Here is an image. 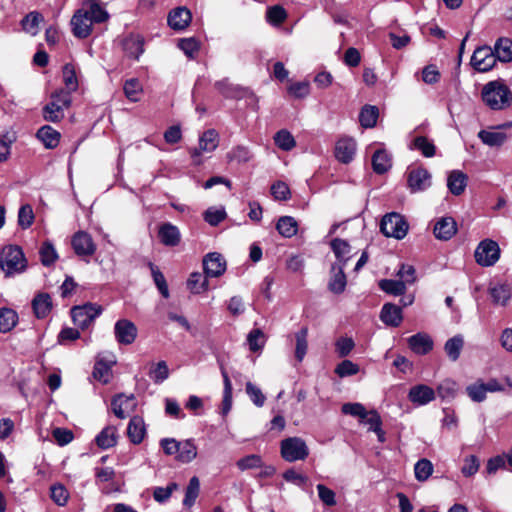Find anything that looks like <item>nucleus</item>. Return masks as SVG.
<instances>
[{"label": "nucleus", "instance_id": "obj_1", "mask_svg": "<svg viewBox=\"0 0 512 512\" xmlns=\"http://www.w3.org/2000/svg\"><path fill=\"white\" fill-rule=\"evenodd\" d=\"M28 260L18 245H5L0 249V270L5 278H14L26 272Z\"/></svg>", "mask_w": 512, "mask_h": 512}, {"label": "nucleus", "instance_id": "obj_2", "mask_svg": "<svg viewBox=\"0 0 512 512\" xmlns=\"http://www.w3.org/2000/svg\"><path fill=\"white\" fill-rule=\"evenodd\" d=\"M481 98L490 109L505 110L512 103V91L503 80H494L483 86Z\"/></svg>", "mask_w": 512, "mask_h": 512}, {"label": "nucleus", "instance_id": "obj_3", "mask_svg": "<svg viewBox=\"0 0 512 512\" xmlns=\"http://www.w3.org/2000/svg\"><path fill=\"white\" fill-rule=\"evenodd\" d=\"M72 102L71 95L64 89L53 92L50 101L43 107L42 114L45 121L59 122L64 118V110L69 108Z\"/></svg>", "mask_w": 512, "mask_h": 512}, {"label": "nucleus", "instance_id": "obj_4", "mask_svg": "<svg viewBox=\"0 0 512 512\" xmlns=\"http://www.w3.org/2000/svg\"><path fill=\"white\" fill-rule=\"evenodd\" d=\"M408 228L405 219L396 212L386 214L380 223V230L385 236L399 240L406 236Z\"/></svg>", "mask_w": 512, "mask_h": 512}, {"label": "nucleus", "instance_id": "obj_5", "mask_svg": "<svg viewBox=\"0 0 512 512\" xmlns=\"http://www.w3.org/2000/svg\"><path fill=\"white\" fill-rule=\"evenodd\" d=\"M309 454V449L300 437H289L281 441V455L288 462L304 460Z\"/></svg>", "mask_w": 512, "mask_h": 512}, {"label": "nucleus", "instance_id": "obj_6", "mask_svg": "<svg viewBox=\"0 0 512 512\" xmlns=\"http://www.w3.org/2000/svg\"><path fill=\"white\" fill-rule=\"evenodd\" d=\"M474 256L479 265L483 267L493 266L500 257L499 245L491 239H485L477 246Z\"/></svg>", "mask_w": 512, "mask_h": 512}, {"label": "nucleus", "instance_id": "obj_7", "mask_svg": "<svg viewBox=\"0 0 512 512\" xmlns=\"http://www.w3.org/2000/svg\"><path fill=\"white\" fill-rule=\"evenodd\" d=\"M215 88L226 98L247 99L249 100L248 105L253 106L254 109L257 108V98L255 94L247 88L232 85L226 79L217 81Z\"/></svg>", "mask_w": 512, "mask_h": 512}, {"label": "nucleus", "instance_id": "obj_8", "mask_svg": "<svg viewBox=\"0 0 512 512\" xmlns=\"http://www.w3.org/2000/svg\"><path fill=\"white\" fill-rule=\"evenodd\" d=\"M102 308L93 303H86L76 306L71 310L72 319L75 325L81 329L88 328L90 324L101 314Z\"/></svg>", "mask_w": 512, "mask_h": 512}, {"label": "nucleus", "instance_id": "obj_9", "mask_svg": "<svg viewBox=\"0 0 512 512\" xmlns=\"http://www.w3.org/2000/svg\"><path fill=\"white\" fill-rule=\"evenodd\" d=\"M496 62L497 59L493 48L487 45L475 49L471 57V65L473 68L482 73L490 71L495 66Z\"/></svg>", "mask_w": 512, "mask_h": 512}, {"label": "nucleus", "instance_id": "obj_10", "mask_svg": "<svg viewBox=\"0 0 512 512\" xmlns=\"http://www.w3.org/2000/svg\"><path fill=\"white\" fill-rule=\"evenodd\" d=\"M218 133L214 129L205 131L199 139V147L191 150V158L195 165H200L202 152H212L218 146Z\"/></svg>", "mask_w": 512, "mask_h": 512}, {"label": "nucleus", "instance_id": "obj_11", "mask_svg": "<svg viewBox=\"0 0 512 512\" xmlns=\"http://www.w3.org/2000/svg\"><path fill=\"white\" fill-rule=\"evenodd\" d=\"M431 174L422 167L413 168L408 172L407 184L412 193L422 192L431 186Z\"/></svg>", "mask_w": 512, "mask_h": 512}, {"label": "nucleus", "instance_id": "obj_12", "mask_svg": "<svg viewBox=\"0 0 512 512\" xmlns=\"http://www.w3.org/2000/svg\"><path fill=\"white\" fill-rule=\"evenodd\" d=\"M136 325L127 319H120L115 323L114 334L118 343L123 345L132 344L137 337Z\"/></svg>", "mask_w": 512, "mask_h": 512}, {"label": "nucleus", "instance_id": "obj_13", "mask_svg": "<svg viewBox=\"0 0 512 512\" xmlns=\"http://www.w3.org/2000/svg\"><path fill=\"white\" fill-rule=\"evenodd\" d=\"M203 269L206 277H219L226 271V261L220 253H208L203 258Z\"/></svg>", "mask_w": 512, "mask_h": 512}, {"label": "nucleus", "instance_id": "obj_14", "mask_svg": "<svg viewBox=\"0 0 512 512\" xmlns=\"http://www.w3.org/2000/svg\"><path fill=\"white\" fill-rule=\"evenodd\" d=\"M436 392L425 384H418L410 388L408 399L417 406H424L435 400Z\"/></svg>", "mask_w": 512, "mask_h": 512}, {"label": "nucleus", "instance_id": "obj_15", "mask_svg": "<svg viewBox=\"0 0 512 512\" xmlns=\"http://www.w3.org/2000/svg\"><path fill=\"white\" fill-rule=\"evenodd\" d=\"M92 24L83 8L77 10L71 19L74 36L77 38H87L91 34Z\"/></svg>", "mask_w": 512, "mask_h": 512}, {"label": "nucleus", "instance_id": "obj_16", "mask_svg": "<svg viewBox=\"0 0 512 512\" xmlns=\"http://www.w3.org/2000/svg\"><path fill=\"white\" fill-rule=\"evenodd\" d=\"M356 153V142L354 139L349 137L341 138L335 145V157L336 159L344 164L350 163Z\"/></svg>", "mask_w": 512, "mask_h": 512}, {"label": "nucleus", "instance_id": "obj_17", "mask_svg": "<svg viewBox=\"0 0 512 512\" xmlns=\"http://www.w3.org/2000/svg\"><path fill=\"white\" fill-rule=\"evenodd\" d=\"M72 247L78 256H91L96 250L92 237L83 231L74 234Z\"/></svg>", "mask_w": 512, "mask_h": 512}, {"label": "nucleus", "instance_id": "obj_18", "mask_svg": "<svg viewBox=\"0 0 512 512\" xmlns=\"http://www.w3.org/2000/svg\"><path fill=\"white\" fill-rule=\"evenodd\" d=\"M111 406L115 416L119 419H124L127 417V412L134 410L136 407L135 396L133 394L129 396L122 393L118 394L113 397Z\"/></svg>", "mask_w": 512, "mask_h": 512}, {"label": "nucleus", "instance_id": "obj_19", "mask_svg": "<svg viewBox=\"0 0 512 512\" xmlns=\"http://www.w3.org/2000/svg\"><path fill=\"white\" fill-rule=\"evenodd\" d=\"M457 232V224L452 217H442L434 225V236L443 241L451 239Z\"/></svg>", "mask_w": 512, "mask_h": 512}, {"label": "nucleus", "instance_id": "obj_20", "mask_svg": "<svg viewBox=\"0 0 512 512\" xmlns=\"http://www.w3.org/2000/svg\"><path fill=\"white\" fill-rule=\"evenodd\" d=\"M409 348L418 355H425L433 349V340L426 333H417L407 339Z\"/></svg>", "mask_w": 512, "mask_h": 512}, {"label": "nucleus", "instance_id": "obj_21", "mask_svg": "<svg viewBox=\"0 0 512 512\" xmlns=\"http://www.w3.org/2000/svg\"><path fill=\"white\" fill-rule=\"evenodd\" d=\"M381 321L391 327H398L402 320V308L392 303H386L383 305L380 312Z\"/></svg>", "mask_w": 512, "mask_h": 512}, {"label": "nucleus", "instance_id": "obj_22", "mask_svg": "<svg viewBox=\"0 0 512 512\" xmlns=\"http://www.w3.org/2000/svg\"><path fill=\"white\" fill-rule=\"evenodd\" d=\"M191 12L185 7H178L168 15V25L173 30H183L191 22Z\"/></svg>", "mask_w": 512, "mask_h": 512}, {"label": "nucleus", "instance_id": "obj_23", "mask_svg": "<svg viewBox=\"0 0 512 512\" xmlns=\"http://www.w3.org/2000/svg\"><path fill=\"white\" fill-rule=\"evenodd\" d=\"M158 236L165 246H177L181 240V234L177 226L171 223H164L159 227Z\"/></svg>", "mask_w": 512, "mask_h": 512}, {"label": "nucleus", "instance_id": "obj_24", "mask_svg": "<svg viewBox=\"0 0 512 512\" xmlns=\"http://www.w3.org/2000/svg\"><path fill=\"white\" fill-rule=\"evenodd\" d=\"M489 294L494 304L506 306L512 297V287L507 283H497L490 286Z\"/></svg>", "mask_w": 512, "mask_h": 512}, {"label": "nucleus", "instance_id": "obj_25", "mask_svg": "<svg viewBox=\"0 0 512 512\" xmlns=\"http://www.w3.org/2000/svg\"><path fill=\"white\" fill-rule=\"evenodd\" d=\"M52 307V299L48 293H38L32 300V308L37 318L47 317Z\"/></svg>", "mask_w": 512, "mask_h": 512}, {"label": "nucleus", "instance_id": "obj_26", "mask_svg": "<svg viewBox=\"0 0 512 512\" xmlns=\"http://www.w3.org/2000/svg\"><path fill=\"white\" fill-rule=\"evenodd\" d=\"M83 9L92 23L105 22L109 17L108 12L101 7L99 0H84Z\"/></svg>", "mask_w": 512, "mask_h": 512}, {"label": "nucleus", "instance_id": "obj_27", "mask_svg": "<svg viewBox=\"0 0 512 512\" xmlns=\"http://www.w3.org/2000/svg\"><path fill=\"white\" fill-rule=\"evenodd\" d=\"M123 49L128 57L137 60L144 52V39L140 35H130L123 40Z\"/></svg>", "mask_w": 512, "mask_h": 512}, {"label": "nucleus", "instance_id": "obj_28", "mask_svg": "<svg viewBox=\"0 0 512 512\" xmlns=\"http://www.w3.org/2000/svg\"><path fill=\"white\" fill-rule=\"evenodd\" d=\"M344 267L341 265L333 264L331 267V279L329 281L328 287L331 292L335 294H340L345 290L347 281L346 275L344 273Z\"/></svg>", "mask_w": 512, "mask_h": 512}, {"label": "nucleus", "instance_id": "obj_29", "mask_svg": "<svg viewBox=\"0 0 512 512\" xmlns=\"http://www.w3.org/2000/svg\"><path fill=\"white\" fill-rule=\"evenodd\" d=\"M127 434L132 443L140 444L146 434L144 420L139 416L132 417L127 427Z\"/></svg>", "mask_w": 512, "mask_h": 512}, {"label": "nucleus", "instance_id": "obj_30", "mask_svg": "<svg viewBox=\"0 0 512 512\" xmlns=\"http://www.w3.org/2000/svg\"><path fill=\"white\" fill-rule=\"evenodd\" d=\"M495 57L498 61L508 63L512 61V40L507 37H500L493 47Z\"/></svg>", "mask_w": 512, "mask_h": 512}, {"label": "nucleus", "instance_id": "obj_31", "mask_svg": "<svg viewBox=\"0 0 512 512\" xmlns=\"http://www.w3.org/2000/svg\"><path fill=\"white\" fill-rule=\"evenodd\" d=\"M467 180L466 174L462 171L454 170L448 176L447 187L453 195H461L467 186Z\"/></svg>", "mask_w": 512, "mask_h": 512}, {"label": "nucleus", "instance_id": "obj_32", "mask_svg": "<svg viewBox=\"0 0 512 512\" xmlns=\"http://www.w3.org/2000/svg\"><path fill=\"white\" fill-rule=\"evenodd\" d=\"M331 248L337 258L335 265L345 266L350 259L351 246L343 239L336 238L331 241Z\"/></svg>", "mask_w": 512, "mask_h": 512}, {"label": "nucleus", "instance_id": "obj_33", "mask_svg": "<svg viewBox=\"0 0 512 512\" xmlns=\"http://www.w3.org/2000/svg\"><path fill=\"white\" fill-rule=\"evenodd\" d=\"M36 136L48 149L55 148L60 141V133L49 125L42 126Z\"/></svg>", "mask_w": 512, "mask_h": 512}, {"label": "nucleus", "instance_id": "obj_34", "mask_svg": "<svg viewBox=\"0 0 512 512\" xmlns=\"http://www.w3.org/2000/svg\"><path fill=\"white\" fill-rule=\"evenodd\" d=\"M197 457V446L193 439L180 441L176 460L182 463H190Z\"/></svg>", "mask_w": 512, "mask_h": 512}, {"label": "nucleus", "instance_id": "obj_35", "mask_svg": "<svg viewBox=\"0 0 512 512\" xmlns=\"http://www.w3.org/2000/svg\"><path fill=\"white\" fill-rule=\"evenodd\" d=\"M276 229L285 238H291L298 231V223L292 216H282L276 224Z\"/></svg>", "mask_w": 512, "mask_h": 512}, {"label": "nucleus", "instance_id": "obj_36", "mask_svg": "<svg viewBox=\"0 0 512 512\" xmlns=\"http://www.w3.org/2000/svg\"><path fill=\"white\" fill-rule=\"evenodd\" d=\"M478 138L489 147H500L506 142L507 135L503 132L480 130Z\"/></svg>", "mask_w": 512, "mask_h": 512}, {"label": "nucleus", "instance_id": "obj_37", "mask_svg": "<svg viewBox=\"0 0 512 512\" xmlns=\"http://www.w3.org/2000/svg\"><path fill=\"white\" fill-rule=\"evenodd\" d=\"M391 159L384 150H377L372 156V167L377 174H384L391 168Z\"/></svg>", "mask_w": 512, "mask_h": 512}, {"label": "nucleus", "instance_id": "obj_38", "mask_svg": "<svg viewBox=\"0 0 512 512\" xmlns=\"http://www.w3.org/2000/svg\"><path fill=\"white\" fill-rule=\"evenodd\" d=\"M18 322L17 313L10 308L0 309V332L7 333L11 331Z\"/></svg>", "mask_w": 512, "mask_h": 512}, {"label": "nucleus", "instance_id": "obj_39", "mask_svg": "<svg viewBox=\"0 0 512 512\" xmlns=\"http://www.w3.org/2000/svg\"><path fill=\"white\" fill-rule=\"evenodd\" d=\"M378 108L372 105H365L360 112L359 121L364 128H373L378 119Z\"/></svg>", "mask_w": 512, "mask_h": 512}, {"label": "nucleus", "instance_id": "obj_40", "mask_svg": "<svg viewBox=\"0 0 512 512\" xmlns=\"http://www.w3.org/2000/svg\"><path fill=\"white\" fill-rule=\"evenodd\" d=\"M411 148L420 151L421 154L426 158L433 157L436 153V147L434 143L425 136L415 137Z\"/></svg>", "mask_w": 512, "mask_h": 512}, {"label": "nucleus", "instance_id": "obj_41", "mask_svg": "<svg viewBox=\"0 0 512 512\" xmlns=\"http://www.w3.org/2000/svg\"><path fill=\"white\" fill-rule=\"evenodd\" d=\"M464 340L461 335H456L448 339L444 345V350L451 361H456L461 353Z\"/></svg>", "mask_w": 512, "mask_h": 512}, {"label": "nucleus", "instance_id": "obj_42", "mask_svg": "<svg viewBox=\"0 0 512 512\" xmlns=\"http://www.w3.org/2000/svg\"><path fill=\"white\" fill-rule=\"evenodd\" d=\"M221 374L223 377L224 383V392H223V401H222V414L226 415L231 410L232 407V383L228 376V373L221 367Z\"/></svg>", "mask_w": 512, "mask_h": 512}, {"label": "nucleus", "instance_id": "obj_43", "mask_svg": "<svg viewBox=\"0 0 512 512\" xmlns=\"http://www.w3.org/2000/svg\"><path fill=\"white\" fill-rule=\"evenodd\" d=\"M187 288L194 294L206 291L208 289L207 277H203L199 272H193L187 280Z\"/></svg>", "mask_w": 512, "mask_h": 512}, {"label": "nucleus", "instance_id": "obj_44", "mask_svg": "<svg viewBox=\"0 0 512 512\" xmlns=\"http://www.w3.org/2000/svg\"><path fill=\"white\" fill-rule=\"evenodd\" d=\"M112 364H114V361L98 360L94 365L93 377L103 384H107L110 381Z\"/></svg>", "mask_w": 512, "mask_h": 512}, {"label": "nucleus", "instance_id": "obj_45", "mask_svg": "<svg viewBox=\"0 0 512 512\" xmlns=\"http://www.w3.org/2000/svg\"><path fill=\"white\" fill-rule=\"evenodd\" d=\"M96 444L102 449H108L116 444V429L114 427L104 428L95 439Z\"/></svg>", "mask_w": 512, "mask_h": 512}, {"label": "nucleus", "instance_id": "obj_46", "mask_svg": "<svg viewBox=\"0 0 512 512\" xmlns=\"http://www.w3.org/2000/svg\"><path fill=\"white\" fill-rule=\"evenodd\" d=\"M42 20V15L39 12L33 11L22 19L21 25L25 32L35 36L38 33V26Z\"/></svg>", "mask_w": 512, "mask_h": 512}, {"label": "nucleus", "instance_id": "obj_47", "mask_svg": "<svg viewBox=\"0 0 512 512\" xmlns=\"http://www.w3.org/2000/svg\"><path fill=\"white\" fill-rule=\"evenodd\" d=\"M307 335H308V329L306 327H303L301 330H299L295 334V339H296L295 357L298 360V362H302L307 353V348H308Z\"/></svg>", "mask_w": 512, "mask_h": 512}, {"label": "nucleus", "instance_id": "obj_48", "mask_svg": "<svg viewBox=\"0 0 512 512\" xmlns=\"http://www.w3.org/2000/svg\"><path fill=\"white\" fill-rule=\"evenodd\" d=\"M274 141L276 146L283 151H290L296 145L293 135L286 129L278 131L274 136Z\"/></svg>", "mask_w": 512, "mask_h": 512}, {"label": "nucleus", "instance_id": "obj_49", "mask_svg": "<svg viewBox=\"0 0 512 512\" xmlns=\"http://www.w3.org/2000/svg\"><path fill=\"white\" fill-rule=\"evenodd\" d=\"M63 81L66 86L65 91L69 92V95H71V92L76 91L78 88V81L76 77L75 68L72 64L67 63L63 67Z\"/></svg>", "mask_w": 512, "mask_h": 512}, {"label": "nucleus", "instance_id": "obj_50", "mask_svg": "<svg viewBox=\"0 0 512 512\" xmlns=\"http://www.w3.org/2000/svg\"><path fill=\"white\" fill-rule=\"evenodd\" d=\"M148 266L151 270L153 281H154L156 287L158 288L159 292L161 293V295L164 298H168L169 297V289H168V285H167V282H166V279H165L163 273L152 262H149Z\"/></svg>", "mask_w": 512, "mask_h": 512}, {"label": "nucleus", "instance_id": "obj_51", "mask_svg": "<svg viewBox=\"0 0 512 512\" xmlns=\"http://www.w3.org/2000/svg\"><path fill=\"white\" fill-rule=\"evenodd\" d=\"M414 473L418 481L424 482L432 475L433 464L426 458L420 459L414 466Z\"/></svg>", "mask_w": 512, "mask_h": 512}, {"label": "nucleus", "instance_id": "obj_52", "mask_svg": "<svg viewBox=\"0 0 512 512\" xmlns=\"http://www.w3.org/2000/svg\"><path fill=\"white\" fill-rule=\"evenodd\" d=\"M199 490V479L196 476H194L190 479L189 484L186 488L185 497L183 499V505L186 507H191L192 505H194L196 498L198 497Z\"/></svg>", "mask_w": 512, "mask_h": 512}, {"label": "nucleus", "instance_id": "obj_53", "mask_svg": "<svg viewBox=\"0 0 512 512\" xmlns=\"http://www.w3.org/2000/svg\"><path fill=\"white\" fill-rule=\"evenodd\" d=\"M379 286L384 292L396 296L402 295L406 291V285L401 280L384 279L380 281Z\"/></svg>", "mask_w": 512, "mask_h": 512}, {"label": "nucleus", "instance_id": "obj_54", "mask_svg": "<svg viewBox=\"0 0 512 512\" xmlns=\"http://www.w3.org/2000/svg\"><path fill=\"white\" fill-rule=\"evenodd\" d=\"M40 260L44 266H50L53 264L58 258L56 249L53 244L49 241H46L42 244L39 250Z\"/></svg>", "mask_w": 512, "mask_h": 512}, {"label": "nucleus", "instance_id": "obj_55", "mask_svg": "<svg viewBox=\"0 0 512 512\" xmlns=\"http://www.w3.org/2000/svg\"><path fill=\"white\" fill-rule=\"evenodd\" d=\"M247 342L249 344V349L253 352H257L263 349L266 342V336L262 330L253 329L247 336Z\"/></svg>", "mask_w": 512, "mask_h": 512}, {"label": "nucleus", "instance_id": "obj_56", "mask_svg": "<svg viewBox=\"0 0 512 512\" xmlns=\"http://www.w3.org/2000/svg\"><path fill=\"white\" fill-rule=\"evenodd\" d=\"M226 216L227 214L223 207H209L203 214L204 220L211 226H217Z\"/></svg>", "mask_w": 512, "mask_h": 512}, {"label": "nucleus", "instance_id": "obj_57", "mask_svg": "<svg viewBox=\"0 0 512 512\" xmlns=\"http://www.w3.org/2000/svg\"><path fill=\"white\" fill-rule=\"evenodd\" d=\"M33 208L29 204L22 205L18 211V225L22 229L29 228L34 222Z\"/></svg>", "mask_w": 512, "mask_h": 512}, {"label": "nucleus", "instance_id": "obj_58", "mask_svg": "<svg viewBox=\"0 0 512 512\" xmlns=\"http://www.w3.org/2000/svg\"><path fill=\"white\" fill-rule=\"evenodd\" d=\"M341 411L345 415L358 417L360 421H363L368 416V411L361 403H345L342 405Z\"/></svg>", "mask_w": 512, "mask_h": 512}, {"label": "nucleus", "instance_id": "obj_59", "mask_svg": "<svg viewBox=\"0 0 512 512\" xmlns=\"http://www.w3.org/2000/svg\"><path fill=\"white\" fill-rule=\"evenodd\" d=\"M227 158L231 162L246 163L252 158V154L247 147L239 145L228 152Z\"/></svg>", "mask_w": 512, "mask_h": 512}, {"label": "nucleus", "instance_id": "obj_60", "mask_svg": "<svg viewBox=\"0 0 512 512\" xmlns=\"http://www.w3.org/2000/svg\"><path fill=\"white\" fill-rule=\"evenodd\" d=\"M123 89L126 97L130 101L136 102L139 100V95L142 92V86L137 79L132 78L127 80L124 84Z\"/></svg>", "mask_w": 512, "mask_h": 512}, {"label": "nucleus", "instance_id": "obj_61", "mask_svg": "<svg viewBox=\"0 0 512 512\" xmlns=\"http://www.w3.org/2000/svg\"><path fill=\"white\" fill-rule=\"evenodd\" d=\"M178 47L184 52L189 58H193L194 55L199 51L200 44L194 37L182 38L178 42Z\"/></svg>", "mask_w": 512, "mask_h": 512}, {"label": "nucleus", "instance_id": "obj_62", "mask_svg": "<svg viewBox=\"0 0 512 512\" xmlns=\"http://www.w3.org/2000/svg\"><path fill=\"white\" fill-rule=\"evenodd\" d=\"M150 378L157 384L165 381L169 376V369L165 361H159L151 370Z\"/></svg>", "mask_w": 512, "mask_h": 512}, {"label": "nucleus", "instance_id": "obj_63", "mask_svg": "<svg viewBox=\"0 0 512 512\" xmlns=\"http://www.w3.org/2000/svg\"><path fill=\"white\" fill-rule=\"evenodd\" d=\"M359 370L360 368L357 364L353 363L350 360H343L336 366L335 373L340 378H345L348 376L356 375L359 372Z\"/></svg>", "mask_w": 512, "mask_h": 512}, {"label": "nucleus", "instance_id": "obj_64", "mask_svg": "<svg viewBox=\"0 0 512 512\" xmlns=\"http://www.w3.org/2000/svg\"><path fill=\"white\" fill-rule=\"evenodd\" d=\"M457 385L452 380H444L437 387V395L441 399H452L456 396Z\"/></svg>", "mask_w": 512, "mask_h": 512}]
</instances>
